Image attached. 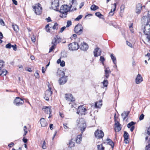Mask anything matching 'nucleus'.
<instances>
[{"label": "nucleus", "mask_w": 150, "mask_h": 150, "mask_svg": "<svg viewBox=\"0 0 150 150\" xmlns=\"http://www.w3.org/2000/svg\"><path fill=\"white\" fill-rule=\"evenodd\" d=\"M102 83L104 87H107L108 84V82L107 80H104Z\"/></svg>", "instance_id": "obj_38"}, {"label": "nucleus", "mask_w": 150, "mask_h": 150, "mask_svg": "<svg viewBox=\"0 0 150 150\" xmlns=\"http://www.w3.org/2000/svg\"><path fill=\"white\" fill-rule=\"evenodd\" d=\"M100 60L102 64L104 65V62L105 60V59L104 58L103 56H101L100 57Z\"/></svg>", "instance_id": "obj_41"}, {"label": "nucleus", "mask_w": 150, "mask_h": 150, "mask_svg": "<svg viewBox=\"0 0 150 150\" xmlns=\"http://www.w3.org/2000/svg\"><path fill=\"white\" fill-rule=\"evenodd\" d=\"M146 38L148 42L150 43V35L149 36H146Z\"/></svg>", "instance_id": "obj_61"}, {"label": "nucleus", "mask_w": 150, "mask_h": 150, "mask_svg": "<svg viewBox=\"0 0 150 150\" xmlns=\"http://www.w3.org/2000/svg\"><path fill=\"white\" fill-rule=\"evenodd\" d=\"M105 69L104 76L106 78L108 79L110 76V74L111 73V71L109 67L105 68Z\"/></svg>", "instance_id": "obj_17"}, {"label": "nucleus", "mask_w": 150, "mask_h": 150, "mask_svg": "<svg viewBox=\"0 0 150 150\" xmlns=\"http://www.w3.org/2000/svg\"><path fill=\"white\" fill-rule=\"evenodd\" d=\"M84 2H82V3H81L80 4V5H79V8L80 9H81V8H82V6L84 5Z\"/></svg>", "instance_id": "obj_62"}, {"label": "nucleus", "mask_w": 150, "mask_h": 150, "mask_svg": "<svg viewBox=\"0 0 150 150\" xmlns=\"http://www.w3.org/2000/svg\"><path fill=\"white\" fill-rule=\"evenodd\" d=\"M14 145V143L13 142H11L8 145V146L9 147H11Z\"/></svg>", "instance_id": "obj_58"}, {"label": "nucleus", "mask_w": 150, "mask_h": 150, "mask_svg": "<svg viewBox=\"0 0 150 150\" xmlns=\"http://www.w3.org/2000/svg\"><path fill=\"white\" fill-rule=\"evenodd\" d=\"M14 4L15 5H17L18 4V3L17 1L16 0H12Z\"/></svg>", "instance_id": "obj_64"}, {"label": "nucleus", "mask_w": 150, "mask_h": 150, "mask_svg": "<svg viewBox=\"0 0 150 150\" xmlns=\"http://www.w3.org/2000/svg\"><path fill=\"white\" fill-rule=\"evenodd\" d=\"M23 141L25 143H26L27 142L28 140L26 139H25V137H24L23 139Z\"/></svg>", "instance_id": "obj_63"}, {"label": "nucleus", "mask_w": 150, "mask_h": 150, "mask_svg": "<svg viewBox=\"0 0 150 150\" xmlns=\"http://www.w3.org/2000/svg\"><path fill=\"white\" fill-rule=\"evenodd\" d=\"M12 47H13V50L14 51H16L17 50L16 45H12Z\"/></svg>", "instance_id": "obj_55"}, {"label": "nucleus", "mask_w": 150, "mask_h": 150, "mask_svg": "<svg viewBox=\"0 0 150 150\" xmlns=\"http://www.w3.org/2000/svg\"><path fill=\"white\" fill-rule=\"evenodd\" d=\"M101 50L98 47L95 49L93 51L94 56L95 57H97L98 56H100L101 54Z\"/></svg>", "instance_id": "obj_16"}, {"label": "nucleus", "mask_w": 150, "mask_h": 150, "mask_svg": "<svg viewBox=\"0 0 150 150\" xmlns=\"http://www.w3.org/2000/svg\"><path fill=\"white\" fill-rule=\"evenodd\" d=\"M95 15L96 16L100 18H103V15L101 14L100 12H96Z\"/></svg>", "instance_id": "obj_32"}, {"label": "nucleus", "mask_w": 150, "mask_h": 150, "mask_svg": "<svg viewBox=\"0 0 150 150\" xmlns=\"http://www.w3.org/2000/svg\"><path fill=\"white\" fill-rule=\"evenodd\" d=\"M143 81V79L141 75L139 74H138L135 79V82L136 83L139 84Z\"/></svg>", "instance_id": "obj_19"}, {"label": "nucleus", "mask_w": 150, "mask_h": 150, "mask_svg": "<svg viewBox=\"0 0 150 150\" xmlns=\"http://www.w3.org/2000/svg\"><path fill=\"white\" fill-rule=\"evenodd\" d=\"M107 140L108 144L110 145L111 147L113 148L114 146V144L113 142L110 139H107Z\"/></svg>", "instance_id": "obj_29"}, {"label": "nucleus", "mask_w": 150, "mask_h": 150, "mask_svg": "<svg viewBox=\"0 0 150 150\" xmlns=\"http://www.w3.org/2000/svg\"><path fill=\"white\" fill-rule=\"evenodd\" d=\"M145 56L146 57H148V60H149L150 59V53H148L146 55H145Z\"/></svg>", "instance_id": "obj_57"}, {"label": "nucleus", "mask_w": 150, "mask_h": 150, "mask_svg": "<svg viewBox=\"0 0 150 150\" xmlns=\"http://www.w3.org/2000/svg\"><path fill=\"white\" fill-rule=\"evenodd\" d=\"M69 0L70 2L69 4V6L64 5L61 6L59 12L62 14L60 15V17L63 18H66L67 15V12L70 10V8L72 7H73L74 9H72L71 11L76 10V6L77 5V3L76 0Z\"/></svg>", "instance_id": "obj_1"}, {"label": "nucleus", "mask_w": 150, "mask_h": 150, "mask_svg": "<svg viewBox=\"0 0 150 150\" xmlns=\"http://www.w3.org/2000/svg\"><path fill=\"white\" fill-rule=\"evenodd\" d=\"M69 49L71 51H74L77 50L79 48L78 43L76 42H72L69 44Z\"/></svg>", "instance_id": "obj_5"}, {"label": "nucleus", "mask_w": 150, "mask_h": 150, "mask_svg": "<svg viewBox=\"0 0 150 150\" xmlns=\"http://www.w3.org/2000/svg\"><path fill=\"white\" fill-rule=\"evenodd\" d=\"M12 45L10 43H9L6 45L5 47L6 48L10 49L12 47Z\"/></svg>", "instance_id": "obj_42"}, {"label": "nucleus", "mask_w": 150, "mask_h": 150, "mask_svg": "<svg viewBox=\"0 0 150 150\" xmlns=\"http://www.w3.org/2000/svg\"><path fill=\"white\" fill-rule=\"evenodd\" d=\"M35 76L37 78L39 77V73L38 72V71H36L35 74Z\"/></svg>", "instance_id": "obj_53"}, {"label": "nucleus", "mask_w": 150, "mask_h": 150, "mask_svg": "<svg viewBox=\"0 0 150 150\" xmlns=\"http://www.w3.org/2000/svg\"><path fill=\"white\" fill-rule=\"evenodd\" d=\"M129 135L128 133L126 131H125L124 133L123 137L125 140L128 139Z\"/></svg>", "instance_id": "obj_30"}, {"label": "nucleus", "mask_w": 150, "mask_h": 150, "mask_svg": "<svg viewBox=\"0 0 150 150\" xmlns=\"http://www.w3.org/2000/svg\"><path fill=\"white\" fill-rule=\"evenodd\" d=\"M49 89L45 91V96H50L52 94V92L51 90V88L48 86Z\"/></svg>", "instance_id": "obj_23"}, {"label": "nucleus", "mask_w": 150, "mask_h": 150, "mask_svg": "<svg viewBox=\"0 0 150 150\" xmlns=\"http://www.w3.org/2000/svg\"><path fill=\"white\" fill-rule=\"evenodd\" d=\"M126 42L127 45H128V46L130 47H132V45L131 43L128 42L127 41H126Z\"/></svg>", "instance_id": "obj_51"}, {"label": "nucleus", "mask_w": 150, "mask_h": 150, "mask_svg": "<svg viewBox=\"0 0 150 150\" xmlns=\"http://www.w3.org/2000/svg\"><path fill=\"white\" fill-rule=\"evenodd\" d=\"M31 39L32 41L33 42H35L36 40L35 36L33 35L31 37Z\"/></svg>", "instance_id": "obj_45"}, {"label": "nucleus", "mask_w": 150, "mask_h": 150, "mask_svg": "<svg viewBox=\"0 0 150 150\" xmlns=\"http://www.w3.org/2000/svg\"><path fill=\"white\" fill-rule=\"evenodd\" d=\"M65 65V62L64 61H62L60 63V65L62 67L64 66Z\"/></svg>", "instance_id": "obj_49"}, {"label": "nucleus", "mask_w": 150, "mask_h": 150, "mask_svg": "<svg viewBox=\"0 0 150 150\" xmlns=\"http://www.w3.org/2000/svg\"><path fill=\"white\" fill-rule=\"evenodd\" d=\"M87 113V110L83 105H81L78 107L76 113L81 115H85Z\"/></svg>", "instance_id": "obj_6"}, {"label": "nucleus", "mask_w": 150, "mask_h": 150, "mask_svg": "<svg viewBox=\"0 0 150 150\" xmlns=\"http://www.w3.org/2000/svg\"><path fill=\"white\" fill-rule=\"evenodd\" d=\"M52 46L51 47H50V49L49 51V53L51 52L52 50H54V49L55 48V47L56 46V45L54 44H52Z\"/></svg>", "instance_id": "obj_40"}, {"label": "nucleus", "mask_w": 150, "mask_h": 150, "mask_svg": "<svg viewBox=\"0 0 150 150\" xmlns=\"http://www.w3.org/2000/svg\"><path fill=\"white\" fill-rule=\"evenodd\" d=\"M65 97L67 100L71 101L72 103L71 105V108L75 107L74 106L75 105V104L74 103V102L75 101V99L74 97H73L72 95L69 93L66 94Z\"/></svg>", "instance_id": "obj_3"}, {"label": "nucleus", "mask_w": 150, "mask_h": 150, "mask_svg": "<svg viewBox=\"0 0 150 150\" xmlns=\"http://www.w3.org/2000/svg\"><path fill=\"white\" fill-rule=\"evenodd\" d=\"M82 135L80 134L78 135L76 139V142L78 144H80L82 141Z\"/></svg>", "instance_id": "obj_27"}, {"label": "nucleus", "mask_w": 150, "mask_h": 150, "mask_svg": "<svg viewBox=\"0 0 150 150\" xmlns=\"http://www.w3.org/2000/svg\"><path fill=\"white\" fill-rule=\"evenodd\" d=\"M66 28V27L65 26H64L62 28L60 29V33H62L64 31V30Z\"/></svg>", "instance_id": "obj_56"}, {"label": "nucleus", "mask_w": 150, "mask_h": 150, "mask_svg": "<svg viewBox=\"0 0 150 150\" xmlns=\"http://www.w3.org/2000/svg\"><path fill=\"white\" fill-rule=\"evenodd\" d=\"M62 75L63 76L60 78L59 80V83L60 85H63L67 81V76H64L65 73L64 71L62 72Z\"/></svg>", "instance_id": "obj_10"}, {"label": "nucleus", "mask_w": 150, "mask_h": 150, "mask_svg": "<svg viewBox=\"0 0 150 150\" xmlns=\"http://www.w3.org/2000/svg\"><path fill=\"white\" fill-rule=\"evenodd\" d=\"M145 7V6H142V4H141L138 3L137 5L136 13L138 14H139L141 11L142 7Z\"/></svg>", "instance_id": "obj_15"}, {"label": "nucleus", "mask_w": 150, "mask_h": 150, "mask_svg": "<svg viewBox=\"0 0 150 150\" xmlns=\"http://www.w3.org/2000/svg\"><path fill=\"white\" fill-rule=\"evenodd\" d=\"M135 122L133 121H132L129 123L127 125V126L128 128H129L130 127H132L135 124Z\"/></svg>", "instance_id": "obj_33"}, {"label": "nucleus", "mask_w": 150, "mask_h": 150, "mask_svg": "<svg viewBox=\"0 0 150 150\" xmlns=\"http://www.w3.org/2000/svg\"><path fill=\"white\" fill-rule=\"evenodd\" d=\"M40 121L42 127H45L47 126V123L43 118H42L40 119Z\"/></svg>", "instance_id": "obj_21"}, {"label": "nucleus", "mask_w": 150, "mask_h": 150, "mask_svg": "<svg viewBox=\"0 0 150 150\" xmlns=\"http://www.w3.org/2000/svg\"><path fill=\"white\" fill-rule=\"evenodd\" d=\"M42 109L45 111V112L47 114H51L50 108L49 107L44 106L42 108Z\"/></svg>", "instance_id": "obj_22"}, {"label": "nucleus", "mask_w": 150, "mask_h": 150, "mask_svg": "<svg viewBox=\"0 0 150 150\" xmlns=\"http://www.w3.org/2000/svg\"><path fill=\"white\" fill-rule=\"evenodd\" d=\"M143 33L146 36L150 35V24H146L144 28Z\"/></svg>", "instance_id": "obj_8"}, {"label": "nucleus", "mask_w": 150, "mask_h": 150, "mask_svg": "<svg viewBox=\"0 0 150 150\" xmlns=\"http://www.w3.org/2000/svg\"><path fill=\"white\" fill-rule=\"evenodd\" d=\"M62 39L58 35H56L54 39L52 40V44H54L56 45L61 41Z\"/></svg>", "instance_id": "obj_13"}, {"label": "nucleus", "mask_w": 150, "mask_h": 150, "mask_svg": "<svg viewBox=\"0 0 150 150\" xmlns=\"http://www.w3.org/2000/svg\"><path fill=\"white\" fill-rule=\"evenodd\" d=\"M83 30V28L82 25L81 24H78L75 26L74 31L76 34L80 35L82 33Z\"/></svg>", "instance_id": "obj_4"}, {"label": "nucleus", "mask_w": 150, "mask_h": 150, "mask_svg": "<svg viewBox=\"0 0 150 150\" xmlns=\"http://www.w3.org/2000/svg\"><path fill=\"white\" fill-rule=\"evenodd\" d=\"M80 48V49L81 50L86 51L88 49V46L86 42H83V43H82Z\"/></svg>", "instance_id": "obj_18"}, {"label": "nucleus", "mask_w": 150, "mask_h": 150, "mask_svg": "<svg viewBox=\"0 0 150 150\" xmlns=\"http://www.w3.org/2000/svg\"><path fill=\"white\" fill-rule=\"evenodd\" d=\"M46 20L47 22H49L51 21V18L49 17H48L47 18H46Z\"/></svg>", "instance_id": "obj_60"}, {"label": "nucleus", "mask_w": 150, "mask_h": 150, "mask_svg": "<svg viewBox=\"0 0 150 150\" xmlns=\"http://www.w3.org/2000/svg\"><path fill=\"white\" fill-rule=\"evenodd\" d=\"M4 62L2 60H0V70H1L2 69L4 66Z\"/></svg>", "instance_id": "obj_35"}, {"label": "nucleus", "mask_w": 150, "mask_h": 150, "mask_svg": "<svg viewBox=\"0 0 150 150\" xmlns=\"http://www.w3.org/2000/svg\"><path fill=\"white\" fill-rule=\"evenodd\" d=\"M129 113V111L124 112L123 113L121 114V116L123 120H124L127 117Z\"/></svg>", "instance_id": "obj_25"}, {"label": "nucleus", "mask_w": 150, "mask_h": 150, "mask_svg": "<svg viewBox=\"0 0 150 150\" xmlns=\"http://www.w3.org/2000/svg\"><path fill=\"white\" fill-rule=\"evenodd\" d=\"M147 134L149 135H150V126L148 128L147 130Z\"/></svg>", "instance_id": "obj_59"}, {"label": "nucleus", "mask_w": 150, "mask_h": 150, "mask_svg": "<svg viewBox=\"0 0 150 150\" xmlns=\"http://www.w3.org/2000/svg\"><path fill=\"white\" fill-rule=\"evenodd\" d=\"M95 137L98 139L102 138L104 136V133L101 130L97 129L94 133Z\"/></svg>", "instance_id": "obj_9"}, {"label": "nucleus", "mask_w": 150, "mask_h": 150, "mask_svg": "<svg viewBox=\"0 0 150 150\" xmlns=\"http://www.w3.org/2000/svg\"><path fill=\"white\" fill-rule=\"evenodd\" d=\"M1 73L0 74L1 76H5L6 75L7 71L5 69H3L1 71Z\"/></svg>", "instance_id": "obj_37"}, {"label": "nucleus", "mask_w": 150, "mask_h": 150, "mask_svg": "<svg viewBox=\"0 0 150 150\" xmlns=\"http://www.w3.org/2000/svg\"><path fill=\"white\" fill-rule=\"evenodd\" d=\"M67 24L66 26V27L67 28L69 27L70 25H71L72 23L71 21H68L67 22Z\"/></svg>", "instance_id": "obj_43"}, {"label": "nucleus", "mask_w": 150, "mask_h": 150, "mask_svg": "<svg viewBox=\"0 0 150 150\" xmlns=\"http://www.w3.org/2000/svg\"><path fill=\"white\" fill-rule=\"evenodd\" d=\"M125 8V6L124 5H122L120 8V11L122 12L124 11V9Z\"/></svg>", "instance_id": "obj_46"}, {"label": "nucleus", "mask_w": 150, "mask_h": 150, "mask_svg": "<svg viewBox=\"0 0 150 150\" xmlns=\"http://www.w3.org/2000/svg\"><path fill=\"white\" fill-rule=\"evenodd\" d=\"M129 28L130 29V31L132 33L133 32V28H132V24L129 26Z\"/></svg>", "instance_id": "obj_54"}, {"label": "nucleus", "mask_w": 150, "mask_h": 150, "mask_svg": "<svg viewBox=\"0 0 150 150\" xmlns=\"http://www.w3.org/2000/svg\"><path fill=\"white\" fill-rule=\"evenodd\" d=\"M99 7L98 6L94 4L92 5L91 7V10L93 11H95Z\"/></svg>", "instance_id": "obj_31"}, {"label": "nucleus", "mask_w": 150, "mask_h": 150, "mask_svg": "<svg viewBox=\"0 0 150 150\" xmlns=\"http://www.w3.org/2000/svg\"><path fill=\"white\" fill-rule=\"evenodd\" d=\"M149 16H143L142 18V23L146 24H149V23L150 22V18Z\"/></svg>", "instance_id": "obj_12"}, {"label": "nucleus", "mask_w": 150, "mask_h": 150, "mask_svg": "<svg viewBox=\"0 0 150 150\" xmlns=\"http://www.w3.org/2000/svg\"><path fill=\"white\" fill-rule=\"evenodd\" d=\"M46 143L45 141H44L43 144L42 146V148L43 149H45L46 148Z\"/></svg>", "instance_id": "obj_47"}, {"label": "nucleus", "mask_w": 150, "mask_h": 150, "mask_svg": "<svg viewBox=\"0 0 150 150\" xmlns=\"http://www.w3.org/2000/svg\"><path fill=\"white\" fill-rule=\"evenodd\" d=\"M58 24L57 23H54V25L52 27V28L54 30H57L58 29Z\"/></svg>", "instance_id": "obj_39"}, {"label": "nucleus", "mask_w": 150, "mask_h": 150, "mask_svg": "<svg viewBox=\"0 0 150 150\" xmlns=\"http://www.w3.org/2000/svg\"><path fill=\"white\" fill-rule=\"evenodd\" d=\"M69 147H72L74 146L75 143L74 142H73L72 140L69 141Z\"/></svg>", "instance_id": "obj_36"}, {"label": "nucleus", "mask_w": 150, "mask_h": 150, "mask_svg": "<svg viewBox=\"0 0 150 150\" xmlns=\"http://www.w3.org/2000/svg\"><path fill=\"white\" fill-rule=\"evenodd\" d=\"M97 149L98 150H104L105 148L102 144L97 145Z\"/></svg>", "instance_id": "obj_34"}, {"label": "nucleus", "mask_w": 150, "mask_h": 150, "mask_svg": "<svg viewBox=\"0 0 150 150\" xmlns=\"http://www.w3.org/2000/svg\"><path fill=\"white\" fill-rule=\"evenodd\" d=\"M12 26L14 30L16 33H17L19 31V27L17 25L15 24L14 23H13L12 24Z\"/></svg>", "instance_id": "obj_24"}, {"label": "nucleus", "mask_w": 150, "mask_h": 150, "mask_svg": "<svg viewBox=\"0 0 150 150\" xmlns=\"http://www.w3.org/2000/svg\"><path fill=\"white\" fill-rule=\"evenodd\" d=\"M145 150H150V144H149L146 146Z\"/></svg>", "instance_id": "obj_52"}, {"label": "nucleus", "mask_w": 150, "mask_h": 150, "mask_svg": "<svg viewBox=\"0 0 150 150\" xmlns=\"http://www.w3.org/2000/svg\"><path fill=\"white\" fill-rule=\"evenodd\" d=\"M115 129L116 132H118L121 129L120 125L118 122H117L115 123Z\"/></svg>", "instance_id": "obj_20"}, {"label": "nucleus", "mask_w": 150, "mask_h": 150, "mask_svg": "<svg viewBox=\"0 0 150 150\" xmlns=\"http://www.w3.org/2000/svg\"><path fill=\"white\" fill-rule=\"evenodd\" d=\"M59 0H54L52 3L51 8L57 11H59Z\"/></svg>", "instance_id": "obj_7"}, {"label": "nucleus", "mask_w": 150, "mask_h": 150, "mask_svg": "<svg viewBox=\"0 0 150 150\" xmlns=\"http://www.w3.org/2000/svg\"><path fill=\"white\" fill-rule=\"evenodd\" d=\"M102 100H100L96 102L95 103V107L97 108H100L102 105Z\"/></svg>", "instance_id": "obj_28"}, {"label": "nucleus", "mask_w": 150, "mask_h": 150, "mask_svg": "<svg viewBox=\"0 0 150 150\" xmlns=\"http://www.w3.org/2000/svg\"><path fill=\"white\" fill-rule=\"evenodd\" d=\"M23 100L19 97H17L14 100V104L17 106L22 105L24 103Z\"/></svg>", "instance_id": "obj_11"}, {"label": "nucleus", "mask_w": 150, "mask_h": 150, "mask_svg": "<svg viewBox=\"0 0 150 150\" xmlns=\"http://www.w3.org/2000/svg\"><path fill=\"white\" fill-rule=\"evenodd\" d=\"M110 57L112 60V61L113 63L116 65L115 66L116 67H117V66L116 65L117 63V60L116 57L113 54H111Z\"/></svg>", "instance_id": "obj_26"}, {"label": "nucleus", "mask_w": 150, "mask_h": 150, "mask_svg": "<svg viewBox=\"0 0 150 150\" xmlns=\"http://www.w3.org/2000/svg\"><path fill=\"white\" fill-rule=\"evenodd\" d=\"M33 8L35 13L37 15H40L42 11V8L39 3L35 4V6H33Z\"/></svg>", "instance_id": "obj_2"}, {"label": "nucleus", "mask_w": 150, "mask_h": 150, "mask_svg": "<svg viewBox=\"0 0 150 150\" xmlns=\"http://www.w3.org/2000/svg\"><path fill=\"white\" fill-rule=\"evenodd\" d=\"M0 24L1 25L3 26H4L5 25V23L2 19H0Z\"/></svg>", "instance_id": "obj_48"}, {"label": "nucleus", "mask_w": 150, "mask_h": 150, "mask_svg": "<svg viewBox=\"0 0 150 150\" xmlns=\"http://www.w3.org/2000/svg\"><path fill=\"white\" fill-rule=\"evenodd\" d=\"M144 118V115L143 114H142L139 117V120H142Z\"/></svg>", "instance_id": "obj_50"}, {"label": "nucleus", "mask_w": 150, "mask_h": 150, "mask_svg": "<svg viewBox=\"0 0 150 150\" xmlns=\"http://www.w3.org/2000/svg\"><path fill=\"white\" fill-rule=\"evenodd\" d=\"M79 126L81 128V130L82 133L85 130L86 127V125L84 121L79 124Z\"/></svg>", "instance_id": "obj_14"}, {"label": "nucleus", "mask_w": 150, "mask_h": 150, "mask_svg": "<svg viewBox=\"0 0 150 150\" xmlns=\"http://www.w3.org/2000/svg\"><path fill=\"white\" fill-rule=\"evenodd\" d=\"M83 17V16L81 15H79L76 18L75 20L76 21H79Z\"/></svg>", "instance_id": "obj_44"}]
</instances>
